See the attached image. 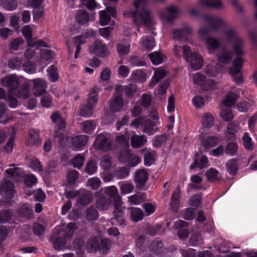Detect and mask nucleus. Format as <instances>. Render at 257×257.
Returning <instances> with one entry per match:
<instances>
[{"instance_id": "obj_61", "label": "nucleus", "mask_w": 257, "mask_h": 257, "mask_svg": "<svg viewBox=\"0 0 257 257\" xmlns=\"http://www.w3.org/2000/svg\"><path fill=\"white\" fill-rule=\"evenodd\" d=\"M24 43V41L22 38H17L12 40L9 44V48L12 50L16 51L19 47Z\"/></svg>"}, {"instance_id": "obj_54", "label": "nucleus", "mask_w": 257, "mask_h": 257, "mask_svg": "<svg viewBox=\"0 0 257 257\" xmlns=\"http://www.w3.org/2000/svg\"><path fill=\"white\" fill-rule=\"evenodd\" d=\"M169 135L163 134L157 136L153 142V145L156 147H160L164 144L168 139Z\"/></svg>"}, {"instance_id": "obj_11", "label": "nucleus", "mask_w": 257, "mask_h": 257, "mask_svg": "<svg viewBox=\"0 0 257 257\" xmlns=\"http://www.w3.org/2000/svg\"><path fill=\"white\" fill-rule=\"evenodd\" d=\"M149 174L145 169H139L135 173L134 182L136 188L138 189L143 188L148 181Z\"/></svg>"}, {"instance_id": "obj_28", "label": "nucleus", "mask_w": 257, "mask_h": 257, "mask_svg": "<svg viewBox=\"0 0 257 257\" xmlns=\"http://www.w3.org/2000/svg\"><path fill=\"white\" fill-rule=\"evenodd\" d=\"M130 217L132 220L138 222L143 218L144 216L143 210L137 207L129 208Z\"/></svg>"}, {"instance_id": "obj_6", "label": "nucleus", "mask_w": 257, "mask_h": 257, "mask_svg": "<svg viewBox=\"0 0 257 257\" xmlns=\"http://www.w3.org/2000/svg\"><path fill=\"white\" fill-rule=\"evenodd\" d=\"M182 50L183 57L187 63L190 64H202L203 63L202 56L196 52L192 53L189 46L184 45Z\"/></svg>"}, {"instance_id": "obj_18", "label": "nucleus", "mask_w": 257, "mask_h": 257, "mask_svg": "<svg viewBox=\"0 0 257 257\" xmlns=\"http://www.w3.org/2000/svg\"><path fill=\"white\" fill-rule=\"evenodd\" d=\"M166 14L163 12H161L160 16L161 19L165 20L167 22L172 21L179 14V10L174 6L169 7L166 12Z\"/></svg>"}, {"instance_id": "obj_48", "label": "nucleus", "mask_w": 257, "mask_h": 257, "mask_svg": "<svg viewBox=\"0 0 257 257\" xmlns=\"http://www.w3.org/2000/svg\"><path fill=\"white\" fill-rule=\"evenodd\" d=\"M39 132L35 130H30L29 132L30 144L32 145H38L41 142L39 138Z\"/></svg>"}, {"instance_id": "obj_25", "label": "nucleus", "mask_w": 257, "mask_h": 257, "mask_svg": "<svg viewBox=\"0 0 257 257\" xmlns=\"http://www.w3.org/2000/svg\"><path fill=\"white\" fill-rule=\"evenodd\" d=\"M155 126V122L149 119L145 120L142 124L143 132L149 135H152L156 132L157 128Z\"/></svg>"}, {"instance_id": "obj_27", "label": "nucleus", "mask_w": 257, "mask_h": 257, "mask_svg": "<svg viewBox=\"0 0 257 257\" xmlns=\"http://www.w3.org/2000/svg\"><path fill=\"white\" fill-rule=\"evenodd\" d=\"M88 141V137L86 135L76 136L71 139L72 146L76 148H80L84 146Z\"/></svg>"}, {"instance_id": "obj_13", "label": "nucleus", "mask_w": 257, "mask_h": 257, "mask_svg": "<svg viewBox=\"0 0 257 257\" xmlns=\"http://www.w3.org/2000/svg\"><path fill=\"white\" fill-rule=\"evenodd\" d=\"M104 194L113 199V206L119 204H123L121 197L118 195L117 188L114 186H110L104 188L101 190Z\"/></svg>"}, {"instance_id": "obj_19", "label": "nucleus", "mask_w": 257, "mask_h": 257, "mask_svg": "<svg viewBox=\"0 0 257 257\" xmlns=\"http://www.w3.org/2000/svg\"><path fill=\"white\" fill-rule=\"evenodd\" d=\"M204 21L209 25L211 29L214 30L219 29L224 25V22L222 20L214 17L205 16Z\"/></svg>"}, {"instance_id": "obj_20", "label": "nucleus", "mask_w": 257, "mask_h": 257, "mask_svg": "<svg viewBox=\"0 0 257 257\" xmlns=\"http://www.w3.org/2000/svg\"><path fill=\"white\" fill-rule=\"evenodd\" d=\"M191 32V28L189 26L185 25L183 29L174 31L173 38L178 41L187 40V36L190 35Z\"/></svg>"}, {"instance_id": "obj_2", "label": "nucleus", "mask_w": 257, "mask_h": 257, "mask_svg": "<svg viewBox=\"0 0 257 257\" xmlns=\"http://www.w3.org/2000/svg\"><path fill=\"white\" fill-rule=\"evenodd\" d=\"M76 228L75 223L71 222L63 228L58 229L51 238L54 248L58 250L64 248L66 243V239L73 236L74 230Z\"/></svg>"}, {"instance_id": "obj_53", "label": "nucleus", "mask_w": 257, "mask_h": 257, "mask_svg": "<svg viewBox=\"0 0 257 257\" xmlns=\"http://www.w3.org/2000/svg\"><path fill=\"white\" fill-rule=\"evenodd\" d=\"M205 41L210 53L216 49L219 45L218 40L213 38H208Z\"/></svg>"}, {"instance_id": "obj_30", "label": "nucleus", "mask_w": 257, "mask_h": 257, "mask_svg": "<svg viewBox=\"0 0 257 257\" xmlns=\"http://www.w3.org/2000/svg\"><path fill=\"white\" fill-rule=\"evenodd\" d=\"M95 32L92 30L87 31L84 34L74 37V43L80 46L81 44L86 42V39L89 37H94Z\"/></svg>"}, {"instance_id": "obj_57", "label": "nucleus", "mask_w": 257, "mask_h": 257, "mask_svg": "<svg viewBox=\"0 0 257 257\" xmlns=\"http://www.w3.org/2000/svg\"><path fill=\"white\" fill-rule=\"evenodd\" d=\"M201 4L203 6L219 8L222 7V3L220 0H202Z\"/></svg>"}, {"instance_id": "obj_15", "label": "nucleus", "mask_w": 257, "mask_h": 257, "mask_svg": "<svg viewBox=\"0 0 257 257\" xmlns=\"http://www.w3.org/2000/svg\"><path fill=\"white\" fill-rule=\"evenodd\" d=\"M201 144L206 149L212 148L218 143V138L215 136H205L204 134L200 135Z\"/></svg>"}, {"instance_id": "obj_38", "label": "nucleus", "mask_w": 257, "mask_h": 257, "mask_svg": "<svg viewBox=\"0 0 257 257\" xmlns=\"http://www.w3.org/2000/svg\"><path fill=\"white\" fill-rule=\"evenodd\" d=\"M214 119L212 115L208 112L204 113L202 118V123L203 127L210 128L214 124Z\"/></svg>"}, {"instance_id": "obj_51", "label": "nucleus", "mask_w": 257, "mask_h": 257, "mask_svg": "<svg viewBox=\"0 0 257 257\" xmlns=\"http://www.w3.org/2000/svg\"><path fill=\"white\" fill-rule=\"evenodd\" d=\"M16 94L18 97L26 98L29 97L30 90L29 87L26 85H22L19 89H17Z\"/></svg>"}, {"instance_id": "obj_24", "label": "nucleus", "mask_w": 257, "mask_h": 257, "mask_svg": "<svg viewBox=\"0 0 257 257\" xmlns=\"http://www.w3.org/2000/svg\"><path fill=\"white\" fill-rule=\"evenodd\" d=\"M93 200V195L90 191H86L80 195L77 200L79 205H86L90 204Z\"/></svg>"}, {"instance_id": "obj_59", "label": "nucleus", "mask_w": 257, "mask_h": 257, "mask_svg": "<svg viewBox=\"0 0 257 257\" xmlns=\"http://www.w3.org/2000/svg\"><path fill=\"white\" fill-rule=\"evenodd\" d=\"M99 22L101 26H105L109 22L110 17L107 14L106 12L104 11H100L99 12Z\"/></svg>"}, {"instance_id": "obj_44", "label": "nucleus", "mask_w": 257, "mask_h": 257, "mask_svg": "<svg viewBox=\"0 0 257 257\" xmlns=\"http://www.w3.org/2000/svg\"><path fill=\"white\" fill-rule=\"evenodd\" d=\"M110 245L111 243L109 239H102L99 243L98 250H99L102 254H106L109 250Z\"/></svg>"}, {"instance_id": "obj_14", "label": "nucleus", "mask_w": 257, "mask_h": 257, "mask_svg": "<svg viewBox=\"0 0 257 257\" xmlns=\"http://www.w3.org/2000/svg\"><path fill=\"white\" fill-rule=\"evenodd\" d=\"M0 193L2 196L8 199H11L14 197L15 189L12 182L6 181L4 182L0 188Z\"/></svg>"}, {"instance_id": "obj_17", "label": "nucleus", "mask_w": 257, "mask_h": 257, "mask_svg": "<svg viewBox=\"0 0 257 257\" xmlns=\"http://www.w3.org/2000/svg\"><path fill=\"white\" fill-rule=\"evenodd\" d=\"M242 65H232L229 67V73L233 78V81L236 84L242 83L243 81L241 73Z\"/></svg>"}, {"instance_id": "obj_5", "label": "nucleus", "mask_w": 257, "mask_h": 257, "mask_svg": "<svg viewBox=\"0 0 257 257\" xmlns=\"http://www.w3.org/2000/svg\"><path fill=\"white\" fill-rule=\"evenodd\" d=\"M51 119L52 121L56 124L53 136L55 138H62L63 133L61 131L64 130L66 127L65 120L62 117L61 115L58 111L54 112L52 114Z\"/></svg>"}, {"instance_id": "obj_42", "label": "nucleus", "mask_w": 257, "mask_h": 257, "mask_svg": "<svg viewBox=\"0 0 257 257\" xmlns=\"http://www.w3.org/2000/svg\"><path fill=\"white\" fill-rule=\"evenodd\" d=\"M1 5L6 10L13 11L18 6L17 0H1Z\"/></svg>"}, {"instance_id": "obj_55", "label": "nucleus", "mask_w": 257, "mask_h": 257, "mask_svg": "<svg viewBox=\"0 0 257 257\" xmlns=\"http://www.w3.org/2000/svg\"><path fill=\"white\" fill-rule=\"evenodd\" d=\"M131 154L130 150L127 148H124V150H121L119 152V155L118 157L119 161L124 163H127L130 157Z\"/></svg>"}, {"instance_id": "obj_10", "label": "nucleus", "mask_w": 257, "mask_h": 257, "mask_svg": "<svg viewBox=\"0 0 257 257\" xmlns=\"http://www.w3.org/2000/svg\"><path fill=\"white\" fill-rule=\"evenodd\" d=\"M91 53L96 54L100 57H105L109 53L107 46L99 40L96 41L94 44L89 48Z\"/></svg>"}, {"instance_id": "obj_56", "label": "nucleus", "mask_w": 257, "mask_h": 257, "mask_svg": "<svg viewBox=\"0 0 257 257\" xmlns=\"http://www.w3.org/2000/svg\"><path fill=\"white\" fill-rule=\"evenodd\" d=\"M243 145L245 149L251 151L253 149V143L252 142L251 138L248 136V133H245L242 137Z\"/></svg>"}, {"instance_id": "obj_49", "label": "nucleus", "mask_w": 257, "mask_h": 257, "mask_svg": "<svg viewBox=\"0 0 257 257\" xmlns=\"http://www.w3.org/2000/svg\"><path fill=\"white\" fill-rule=\"evenodd\" d=\"M193 80L195 84L201 86L202 89H205L203 86L206 83L207 80L204 75L197 73L193 76Z\"/></svg>"}, {"instance_id": "obj_12", "label": "nucleus", "mask_w": 257, "mask_h": 257, "mask_svg": "<svg viewBox=\"0 0 257 257\" xmlns=\"http://www.w3.org/2000/svg\"><path fill=\"white\" fill-rule=\"evenodd\" d=\"M31 81L33 84V89L36 96H40L45 94L47 88V84L45 80L37 78L32 80Z\"/></svg>"}, {"instance_id": "obj_4", "label": "nucleus", "mask_w": 257, "mask_h": 257, "mask_svg": "<svg viewBox=\"0 0 257 257\" xmlns=\"http://www.w3.org/2000/svg\"><path fill=\"white\" fill-rule=\"evenodd\" d=\"M122 86H116L113 97L109 102V108L113 112H118L122 107L123 100L122 98Z\"/></svg>"}, {"instance_id": "obj_41", "label": "nucleus", "mask_w": 257, "mask_h": 257, "mask_svg": "<svg viewBox=\"0 0 257 257\" xmlns=\"http://www.w3.org/2000/svg\"><path fill=\"white\" fill-rule=\"evenodd\" d=\"M49 78L51 82H56L59 79L57 68L55 65H51L47 70Z\"/></svg>"}, {"instance_id": "obj_26", "label": "nucleus", "mask_w": 257, "mask_h": 257, "mask_svg": "<svg viewBox=\"0 0 257 257\" xmlns=\"http://www.w3.org/2000/svg\"><path fill=\"white\" fill-rule=\"evenodd\" d=\"M147 142L144 135H133L131 137L132 146L134 148H138L143 146Z\"/></svg>"}, {"instance_id": "obj_33", "label": "nucleus", "mask_w": 257, "mask_h": 257, "mask_svg": "<svg viewBox=\"0 0 257 257\" xmlns=\"http://www.w3.org/2000/svg\"><path fill=\"white\" fill-rule=\"evenodd\" d=\"M110 204V199L106 197H101L95 203L96 208L99 210H107Z\"/></svg>"}, {"instance_id": "obj_22", "label": "nucleus", "mask_w": 257, "mask_h": 257, "mask_svg": "<svg viewBox=\"0 0 257 257\" xmlns=\"http://www.w3.org/2000/svg\"><path fill=\"white\" fill-rule=\"evenodd\" d=\"M180 189L177 187L176 191L173 193L170 205L173 212H177L180 205Z\"/></svg>"}, {"instance_id": "obj_9", "label": "nucleus", "mask_w": 257, "mask_h": 257, "mask_svg": "<svg viewBox=\"0 0 257 257\" xmlns=\"http://www.w3.org/2000/svg\"><path fill=\"white\" fill-rule=\"evenodd\" d=\"M1 82L3 86L8 88L10 93H13L14 91L16 90L20 85L18 77L14 75L2 78L1 80Z\"/></svg>"}, {"instance_id": "obj_60", "label": "nucleus", "mask_w": 257, "mask_h": 257, "mask_svg": "<svg viewBox=\"0 0 257 257\" xmlns=\"http://www.w3.org/2000/svg\"><path fill=\"white\" fill-rule=\"evenodd\" d=\"M170 85V80H165L159 86L158 88V94L160 96L164 95L166 93L167 88Z\"/></svg>"}, {"instance_id": "obj_8", "label": "nucleus", "mask_w": 257, "mask_h": 257, "mask_svg": "<svg viewBox=\"0 0 257 257\" xmlns=\"http://www.w3.org/2000/svg\"><path fill=\"white\" fill-rule=\"evenodd\" d=\"M112 142L107 135L101 134L96 136L94 143L95 149L107 151L110 150Z\"/></svg>"}, {"instance_id": "obj_63", "label": "nucleus", "mask_w": 257, "mask_h": 257, "mask_svg": "<svg viewBox=\"0 0 257 257\" xmlns=\"http://www.w3.org/2000/svg\"><path fill=\"white\" fill-rule=\"evenodd\" d=\"M227 171L231 174H235L237 171L236 167V162L235 160L232 159L228 161L226 164Z\"/></svg>"}, {"instance_id": "obj_40", "label": "nucleus", "mask_w": 257, "mask_h": 257, "mask_svg": "<svg viewBox=\"0 0 257 257\" xmlns=\"http://www.w3.org/2000/svg\"><path fill=\"white\" fill-rule=\"evenodd\" d=\"M98 212L93 206H90L85 212V217L88 221H93L98 217Z\"/></svg>"}, {"instance_id": "obj_58", "label": "nucleus", "mask_w": 257, "mask_h": 257, "mask_svg": "<svg viewBox=\"0 0 257 257\" xmlns=\"http://www.w3.org/2000/svg\"><path fill=\"white\" fill-rule=\"evenodd\" d=\"M96 162L93 160H90L87 162L84 169V171L89 175L94 174L97 171Z\"/></svg>"}, {"instance_id": "obj_1", "label": "nucleus", "mask_w": 257, "mask_h": 257, "mask_svg": "<svg viewBox=\"0 0 257 257\" xmlns=\"http://www.w3.org/2000/svg\"><path fill=\"white\" fill-rule=\"evenodd\" d=\"M147 0H136L134 2L136 12H124L125 16L131 17L134 23L138 26L145 25L150 27L154 24L153 17L151 12L146 9Z\"/></svg>"}, {"instance_id": "obj_62", "label": "nucleus", "mask_w": 257, "mask_h": 257, "mask_svg": "<svg viewBox=\"0 0 257 257\" xmlns=\"http://www.w3.org/2000/svg\"><path fill=\"white\" fill-rule=\"evenodd\" d=\"M22 32L28 44L32 40V30L31 27L29 25L24 26L22 29Z\"/></svg>"}, {"instance_id": "obj_29", "label": "nucleus", "mask_w": 257, "mask_h": 257, "mask_svg": "<svg viewBox=\"0 0 257 257\" xmlns=\"http://www.w3.org/2000/svg\"><path fill=\"white\" fill-rule=\"evenodd\" d=\"M75 20L79 24L84 25L89 21L88 13L83 10H79L75 15Z\"/></svg>"}, {"instance_id": "obj_3", "label": "nucleus", "mask_w": 257, "mask_h": 257, "mask_svg": "<svg viewBox=\"0 0 257 257\" xmlns=\"http://www.w3.org/2000/svg\"><path fill=\"white\" fill-rule=\"evenodd\" d=\"M225 37L232 43V46L235 53L237 54H241L243 51L242 50L243 42L238 36L234 29H230L225 33Z\"/></svg>"}, {"instance_id": "obj_64", "label": "nucleus", "mask_w": 257, "mask_h": 257, "mask_svg": "<svg viewBox=\"0 0 257 257\" xmlns=\"http://www.w3.org/2000/svg\"><path fill=\"white\" fill-rule=\"evenodd\" d=\"M130 170L126 167H120L116 172V176L119 179L126 178L130 174Z\"/></svg>"}, {"instance_id": "obj_34", "label": "nucleus", "mask_w": 257, "mask_h": 257, "mask_svg": "<svg viewBox=\"0 0 257 257\" xmlns=\"http://www.w3.org/2000/svg\"><path fill=\"white\" fill-rule=\"evenodd\" d=\"M233 56L232 52L229 51L226 48L222 50L221 53L218 56V60L221 63H229Z\"/></svg>"}, {"instance_id": "obj_31", "label": "nucleus", "mask_w": 257, "mask_h": 257, "mask_svg": "<svg viewBox=\"0 0 257 257\" xmlns=\"http://www.w3.org/2000/svg\"><path fill=\"white\" fill-rule=\"evenodd\" d=\"M18 211L20 215L27 218H31L33 216L32 207L28 204L22 205Z\"/></svg>"}, {"instance_id": "obj_7", "label": "nucleus", "mask_w": 257, "mask_h": 257, "mask_svg": "<svg viewBox=\"0 0 257 257\" xmlns=\"http://www.w3.org/2000/svg\"><path fill=\"white\" fill-rule=\"evenodd\" d=\"M122 204H118L113 206V216L111 219V223L113 225L120 226L125 225V221L123 218L124 207L122 206Z\"/></svg>"}, {"instance_id": "obj_37", "label": "nucleus", "mask_w": 257, "mask_h": 257, "mask_svg": "<svg viewBox=\"0 0 257 257\" xmlns=\"http://www.w3.org/2000/svg\"><path fill=\"white\" fill-rule=\"evenodd\" d=\"M98 88L94 86L91 92L89 93L87 105L94 108L97 103V92Z\"/></svg>"}, {"instance_id": "obj_32", "label": "nucleus", "mask_w": 257, "mask_h": 257, "mask_svg": "<svg viewBox=\"0 0 257 257\" xmlns=\"http://www.w3.org/2000/svg\"><path fill=\"white\" fill-rule=\"evenodd\" d=\"M239 96L235 93L229 92L226 95L222 103L227 107L234 105L237 100Z\"/></svg>"}, {"instance_id": "obj_16", "label": "nucleus", "mask_w": 257, "mask_h": 257, "mask_svg": "<svg viewBox=\"0 0 257 257\" xmlns=\"http://www.w3.org/2000/svg\"><path fill=\"white\" fill-rule=\"evenodd\" d=\"M239 129V124L236 121L228 123L226 130L224 131V135L227 140H231L235 137L236 133Z\"/></svg>"}, {"instance_id": "obj_39", "label": "nucleus", "mask_w": 257, "mask_h": 257, "mask_svg": "<svg viewBox=\"0 0 257 257\" xmlns=\"http://www.w3.org/2000/svg\"><path fill=\"white\" fill-rule=\"evenodd\" d=\"M146 200L145 193H137L128 197V201L135 205L139 204Z\"/></svg>"}, {"instance_id": "obj_23", "label": "nucleus", "mask_w": 257, "mask_h": 257, "mask_svg": "<svg viewBox=\"0 0 257 257\" xmlns=\"http://www.w3.org/2000/svg\"><path fill=\"white\" fill-rule=\"evenodd\" d=\"M163 242L158 238L153 241L149 245V249L156 254H161L164 250Z\"/></svg>"}, {"instance_id": "obj_45", "label": "nucleus", "mask_w": 257, "mask_h": 257, "mask_svg": "<svg viewBox=\"0 0 257 257\" xmlns=\"http://www.w3.org/2000/svg\"><path fill=\"white\" fill-rule=\"evenodd\" d=\"M238 150V146L236 143L229 142L225 148V153L228 155L234 156L236 154Z\"/></svg>"}, {"instance_id": "obj_46", "label": "nucleus", "mask_w": 257, "mask_h": 257, "mask_svg": "<svg viewBox=\"0 0 257 257\" xmlns=\"http://www.w3.org/2000/svg\"><path fill=\"white\" fill-rule=\"evenodd\" d=\"M81 126L83 131L85 133H88L94 130L96 127V124L94 120H89L81 123Z\"/></svg>"}, {"instance_id": "obj_43", "label": "nucleus", "mask_w": 257, "mask_h": 257, "mask_svg": "<svg viewBox=\"0 0 257 257\" xmlns=\"http://www.w3.org/2000/svg\"><path fill=\"white\" fill-rule=\"evenodd\" d=\"M146 74L141 70H137L132 74V79L139 82H144L146 80Z\"/></svg>"}, {"instance_id": "obj_52", "label": "nucleus", "mask_w": 257, "mask_h": 257, "mask_svg": "<svg viewBox=\"0 0 257 257\" xmlns=\"http://www.w3.org/2000/svg\"><path fill=\"white\" fill-rule=\"evenodd\" d=\"M93 108L89 105H82L79 111V114L81 116L84 117H90L92 114Z\"/></svg>"}, {"instance_id": "obj_36", "label": "nucleus", "mask_w": 257, "mask_h": 257, "mask_svg": "<svg viewBox=\"0 0 257 257\" xmlns=\"http://www.w3.org/2000/svg\"><path fill=\"white\" fill-rule=\"evenodd\" d=\"M149 57L153 64H160L164 62L165 56L160 52H154L149 54Z\"/></svg>"}, {"instance_id": "obj_35", "label": "nucleus", "mask_w": 257, "mask_h": 257, "mask_svg": "<svg viewBox=\"0 0 257 257\" xmlns=\"http://www.w3.org/2000/svg\"><path fill=\"white\" fill-rule=\"evenodd\" d=\"M140 42L144 48L149 50H152L155 46V40L152 37H143Z\"/></svg>"}, {"instance_id": "obj_21", "label": "nucleus", "mask_w": 257, "mask_h": 257, "mask_svg": "<svg viewBox=\"0 0 257 257\" xmlns=\"http://www.w3.org/2000/svg\"><path fill=\"white\" fill-rule=\"evenodd\" d=\"M167 75V72L162 68L155 69L154 75L152 80L149 84L150 87H153L157 83L164 78Z\"/></svg>"}, {"instance_id": "obj_47", "label": "nucleus", "mask_w": 257, "mask_h": 257, "mask_svg": "<svg viewBox=\"0 0 257 257\" xmlns=\"http://www.w3.org/2000/svg\"><path fill=\"white\" fill-rule=\"evenodd\" d=\"M122 91H124L125 95L129 98L133 97L136 93L138 87L135 84H129L122 87Z\"/></svg>"}, {"instance_id": "obj_50", "label": "nucleus", "mask_w": 257, "mask_h": 257, "mask_svg": "<svg viewBox=\"0 0 257 257\" xmlns=\"http://www.w3.org/2000/svg\"><path fill=\"white\" fill-rule=\"evenodd\" d=\"M130 46L129 44L119 43L116 45V50L120 56L127 55L130 52Z\"/></svg>"}]
</instances>
